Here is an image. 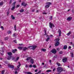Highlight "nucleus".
<instances>
[{"label":"nucleus","mask_w":74,"mask_h":74,"mask_svg":"<svg viewBox=\"0 0 74 74\" xmlns=\"http://www.w3.org/2000/svg\"><path fill=\"white\" fill-rule=\"evenodd\" d=\"M63 71V68L62 67H59L57 68V71L58 73H60Z\"/></svg>","instance_id":"f257e3e1"},{"label":"nucleus","mask_w":74,"mask_h":74,"mask_svg":"<svg viewBox=\"0 0 74 74\" xmlns=\"http://www.w3.org/2000/svg\"><path fill=\"white\" fill-rule=\"evenodd\" d=\"M47 4L48 5H46L45 6V8H49V7L50 6V5L52 4H51V2H47Z\"/></svg>","instance_id":"f03ea898"},{"label":"nucleus","mask_w":74,"mask_h":74,"mask_svg":"<svg viewBox=\"0 0 74 74\" xmlns=\"http://www.w3.org/2000/svg\"><path fill=\"white\" fill-rule=\"evenodd\" d=\"M11 58H12V60H14V61L15 60V57H14V56H11L8 57L7 58V59L8 60H10L11 59Z\"/></svg>","instance_id":"7ed1b4c3"},{"label":"nucleus","mask_w":74,"mask_h":74,"mask_svg":"<svg viewBox=\"0 0 74 74\" xmlns=\"http://www.w3.org/2000/svg\"><path fill=\"white\" fill-rule=\"evenodd\" d=\"M51 52L53 53H54V54H55L57 52L56 50L55 49H53L51 51Z\"/></svg>","instance_id":"20e7f679"},{"label":"nucleus","mask_w":74,"mask_h":74,"mask_svg":"<svg viewBox=\"0 0 74 74\" xmlns=\"http://www.w3.org/2000/svg\"><path fill=\"white\" fill-rule=\"evenodd\" d=\"M8 67H9V68H10V69H11V68L13 69V68L14 67V65H11L10 64H8Z\"/></svg>","instance_id":"39448f33"},{"label":"nucleus","mask_w":74,"mask_h":74,"mask_svg":"<svg viewBox=\"0 0 74 74\" xmlns=\"http://www.w3.org/2000/svg\"><path fill=\"white\" fill-rule=\"evenodd\" d=\"M49 24L50 28H51V29H52V27H55V25H54L52 24L51 22H50L49 23Z\"/></svg>","instance_id":"423d86ee"},{"label":"nucleus","mask_w":74,"mask_h":74,"mask_svg":"<svg viewBox=\"0 0 74 74\" xmlns=\"http://www.w3.org/2000/svg\"><path fill=\"white\" fill-rule=\"evenodd\" d=\"M67 58H65L63 59L62 61L64 62V63H65L67 62Z\"/></svg>","instance_id":"0eeeda50"},{"label":"nucleus","mask_w":74,"mask_h":74,"mask_svg":"<svg viewBox=\"0 0 74 74\" xmlns=\"http://www.w3.org/2000/svg\"><path fill=\"white\" fill-rule=\"evenodd\" d=\"M58 32L59 36H60H60H61V34H62V31H61V30H60V29H59Z\"/></svg>","instance_id":"6e6552de"},{"label":"nucleus","mask_w":74,"mask_h":74,"mask_svg":"<svg viewBox=\"0 0 74 74\" xmlns=\"http://www.w3.org/2000/svg\"><path fill=\"white\" fill-rule=\"evenodd\" d=\"M72 18L71 17H70L68 18H67L66 20L67 21H71V20Z\"/></svg>","instance_id":"1a4fd4ad"},{"label":"nucleus","mask_w":74,"mask_h":74,"mask_svg":"<svg viewBox=\"0 0 74 74\" xmlns=\"http://www.w3.org/2000/svg\"><path fill=\"white\" fill-rule=\"evenodd\" d=\"M59 45V42H57L55 44V45L56 47H57V46H58Z\"/></svg>","instance_id":"9d476101"},{"label":"nucleus","mask_w":74,"mask_h":74,"mask_svg":"<svg viewBox=\"0 0 74 74\" xmlns=\"http://www.w3.org/2000/svg\"><path fill=\"white\" fill-rule=\"evenodd\" d=\"M30 62L32 64H33L34 63V60L32 59H31L30 60Z\"/></svg>","instance_id":"9b49d317"},{"label":"nucleus","mask_w":74,"mask_h":74,"mask_svg":"<svg viewBox=\"0 0 74 74\" xmlns=\"http://www.w3.org/2000/svg\"><path fill=\"white\" fill-rule=\"evenodd\" d=\"M8 55L9 56H11L12 55V53L11 52H8Z\"/></svg>","instance_id":"f8f14e48"},{"label":"nucleus","mask_w":74,"mask_h":74,"mask_svg":"<svg viewBox=\"0 0 74 74\" xmlns=\"http://www.w3.org/2000/svg\"><path fill=\"white\" fill-rule=\"evenodd\" d=\"M17 51V49H15L14 50H12V53H15L16 51Z\"/></svg>","instance_id":"ddd939ff"},{"label":"nucleus","mask_w":74,"mask_h":74,"mask_svg":"<svg viewBox=\"0 0 74 74\" xmlns=\"http://www.w3.org/2000/svg\"><path fill=\"white\" fill-rule=\"evenodd\" d=\"M21 5L23 6H26L27 5V4H26L25 3L23 2L21 3Z\"/></svg>","instance_id":"4468645a"},{"label":"nucleus","mask_w":74,"mask_h":74,"mask_svg":"<svg viewBox=\"0 0 74 74\" xmlns=\"http://www.w3.org/2000/svg\"><path fill=\"white\" fill-rule=\"evenodd\" d=\"M32 47H33V48H32V49H33V50H34V49H35V48H36V47H37V46H32Z\"/></svg>","instance_id":"2eb2a0df"},{"label":"nucleus","mask_w":74,"mask_h":74,"mask_svg":"<svg viewBox=\"0 0 74 74\" xmlns=\"http://www.w3.org/2000/svg\"><path fill=\"white\" fill-rule=\"evenodd\" d=\"M23 51H25L26 49H28V48H27L26 47H23Z\"/></svg>","instance_id":"dca6fc26"},{"label":"nucleus","mask_w":74,"mask_h":74,"mask_svg":"<svg viewBox=\"0 0 74 74\" xmlns=\"http://www.w3.org/2000/svg\"><path fill=\"white\" fill-rule=\"evenodd\" d=\"M67 48V45H65L63 49H66Z\"/></svg>","instance_id":"f3484780"},{"label":"nucleus","mask_w":74,"mask_h":74,"mask_svg":"<svg viewBox=\"0 0 74 74\" xmlns=\"http://www.w3.org/2000/svg\"><path fill=\"white\" fill-rule=\"evenodd\" d=\"M18 63L19 64V65L18 66H17V67H18V68H19V67H20V66H21V63H20V62H18Z\"/></svg>","instance_id":"a211bd4d"},{"label":"nucleus","mask_w":74,"mask_h":74,"mask_svg":"<svg viewBox=\"0 0 74 74\" xmlns=\"http://www.w3.org/2000/svg\"><path fill=\"white\" fill-rule=\"evenodd\" d=\"M19 57H18L17 58H16V60H14V62H17V61H18V59H19Z\"/></svg>","instance_id":"6ab92c4d"},{"label":"nucleus","mask_w":74,"mask_h":74,"mask_svg":"<svg viewBox=\"0 0 74 74\" xmlns=\"http://www.w3.org/2000/svg\"><path fill=\"white\" fill-rule=\"evenodd\" d=\"M13 37H16V33L14 34L13 35Z\"/></svg>","instance_id":"aec40b11"},{"label":"nucleus","mask_w":74,"mask_h":74,"mask_svg":"<svg viewBox=\"0 0 74 74\" xmlns=\"http://www.w3.org/2000/svg\"><path fill=\"white\" fill-rule=\"evenodd\" d=\"M31 59V57H28L27 59V61H29V60H30Z\"/></svg>","instance_id":"412c9836"},{"label":"nucleus","mask_w":74,"mask_h":74,"mask_svg":"<svg viewBox=\"0 0 74 74\" xmlns=\"http://www.w3.org/2000/svg\"><path fill=\"white\" fill-rule=\"evenodd\" d=\"M8 37H6L4 38V40H5V41L6 40H8Z\"/></svg>","instance_id":"4be33fe9"},{"label":"nucleus","mask_w":74,"mask_h":74,"mask_svg":"<svg viewBox=\"0 0 74 74\" xmlns=\"http://www.w3.org/2000/svg\"><path fill=\"white\" fill-rule=\"evenodd\" d=\"M11 18L12 19H15V17H14L13 15H12L11 16Z\"/></svg>","instance_id":"5701e85b"},{"label":"nucleus","mask_w":74,"mask_h":74,"mask_svg":"<svg viewBox=\"0 0 74 74\" xmlns=\"http://www.w3.org/2000/svg\"><path fill=\"white\" fill-rule=\"evenodd\" d=\"M41 50L42 51H43V52H45L46 51V49H42Z\"/></svg>","instance_id":"b1692460"},{"label":"nucleus","mask_w":74,"mask_h":74,"mask_svg":"<svg viewBox=\"0 0 74 74\" xmlns=\"http://www.w3.org/2000/svg\"><path fill=\"white\" fill-rule=\"evenodd\" d=\"M56 64H57V65H58V66H61V65L59 63V62H57Z\"/></svg>","instance_id":"393cba45"},{"label":"nucleus","mask_w":74,"mask_h":74,"mask_svg":"<svg viewBox=\"0 0 74 74\" xmlns=\"http://www.w3.org/2000/svg\"><path fill=\"white\" fill-rule=\"evenodd\" d=\"M71 31H69V33L67 34V36H69L70 35V34H71Z\"/></svg>","instance_id":"a878e982"},{"label":"nucleus","mask_w":74,"mask_h":74,"mask_svg":"<svg viewBox=\"0 0 74 74\" xmlns=\"http://www.w3.org/2000/svg\"><path fill=\"white\" fill-rule=\"evenodd\" d=\"M14 8H15V6H14V7H13L11 9V10H13Z\"/></svg>","instance_id":"bb28decb"},{"label":"nucleus","mask_w":74,"mask_h":74,"mask_svg":"<svg viewBox=\"0 0 74 74\" xmlns=\"http://www.w3.org/2000/svg\"><path fill=\"white\" fill-rule=\"evenodd\" d=\"M51 70H48L47 71V73H48L49 72H51Z\"/></svg>","instance_id":"cd10ccee"},{"label":"nucleus","mask_w":74,"mask_h":74,"mask_svg":"<svg viewBox=\"0 0 74 74\" xmlns=\"http://www.w3.org/2000/svg\"><path fill=\"white\" fill-rule=\"evenodd\" d=\"M5 72V70H3L2 71V74H4V72Z\"/></svg>","instance_id":"c85d7f7f"},{"label":"nucleus","mask_w":74,"mask_h":74,"mask_svg":"<svg viewBox=\"0 0 74 74\" xmlns=\"http://www.w3.org/2000/svg\"><path fill=\"white\" fill-rule=\"evenodd\" d=\"M18 48L19 49H22L23 48V47H18Z\"/></svg>","instance_id":"c756f323"},{"label":"nucleus","mask_w":74,"mask_h":74,"mask_svg":"<svg viewBox=\"0 0 74 74\" xmlns=\"http://www.w3.org/2000/svg\"><path fill=\"white\" fill-rule=\"evenodd\" d=\"M14 28L15 31H16V25H14Z\"/></svg>","instance_id":"7c9ffc66"},{"label":"nucleus","mask_w":74,"mask_h":74,"mask_svg":"<svg viewBox=\"0 0 74 74\" xmlns=\"http://www.w3.org/2000/svg\"><path fill=\"white\" fill-rule=\"evenodd\" d=\"M60 54H62L63 53V51H60L59 52Z\"/></svg>","instance_id":"2f4dec72"},{"label":"nucleus","mask_w":74,"mask_h":74,"mask_svg":"<svg viewBox=\"0 0 74 74\" xmlns=\"http://www.w3.org/2000/svg\"><path fill=\"white\" fill-rule=\"evenodd\" d=\"M25 73H27V74H32V73H31L30 72H28Z\"/></svg>","instance_id":"473e14b6"},{"label":"nucleus","mask_w":74,"mask_h":74,"mask_svg":"<svg viewBox=\"0 0 74 74\" xmlns=\"http://www.w3.org/2000/svg\"><path fill=\"white\" fill-rule=\"evenodd\" d=\"M60 39H59L58 38V39H56V41L57 42H59L58 41H59Z\"/></svg>","instance_id":"72a5a7b5"},{"label":"nucleus","mask_w":74,"mask_h":74,"mask_svg":"<svg viewBox=\"0 0 74 74\" xmlns=\"http://www.w3.org/2000/svg\"><path fill=\"white\" fill-rule=\"evenodd\" d=\"M23 11L24 10H23V9H21L20 11V12H23Z\"/></svg>","instance_id":"f704fd0d"},{"label":"nucleus","mask_w":74,"mask_h":74,"mask_svg":"<svg viewBox=\"0 0 74 74\" xmlns=\"http://www.w3.org/2000/svg\"><path fill=\"white\" fill-rule=\"evenodd\" d=\"M49 19L50 20H52V16H51L49 18Z\"/></svg>","instance_id":"c9c22d12"},{"label":"nucleus","mask_w":74,"mask_h":74,"mask_svg":"<svg viewBox=\"0 0 74 74\" xmlns=\"http://www.w3.org/2000/svg\"><path fill=\"white\" fill-rule=\"evenodd\" d=\"M33 67H34V68H36V65H33L32 66Z\"/></svg>","instance_id":"e433bc0d"},{"label":"nucleus","mask_w":74,"mask_h":74,"mask_svg":"<svg viewBox=\"0 0 74 74\" xmlns=\"http://www.w3.org/2000/svg\"><path fill=\"white\" fill-rule=\"evenodd\" d=\"M11 33V31H9L8 32V34H10V33Z\"/></svg>","instance_id":"4c0bfd02"},{"label":"nucleus","mask_w":74,"mask_h":74,"mask_svg":"<svg viewBox=\"0 0 74 74\" xmlns=\"http://www.w3.org/2000/svg\"><path fill=\"white\" fill-rule=\"evenodd\" d=\"M3 2H0V5H3Z\"/></svg>","instance_id":"58836bf2"},{"label":"nucleus","mask_w":74,"mask_h":74,"mask_svg":"<svg viewBox=\"0 0 74 74\" xmlns=\"http://www.w3.org/2000/svg\"><path fill=\"white\" fill-rule=\"evenodd\" d=\"M49 38H48L46 40V41H47V42H48V41H49Z\"/></svg>","instance_id":"ea45409f"},{"label":"nucleus","mask_w":74,"mask_h":74,"mask_svg":"<svg viewBox=\"0 0 74 74\" xmlns=\"http://www.w3.org/2000/svg\"><path fill=\"white\" fill-rule=\"evenodd\" d=\"M71 57L73 58V53H71Z\"/></svg>","instance_id":"a19ab883"},{"label":"nucleus","mask_w":74,"mask_h":74,"mask_svg":"<svg viewBox=\"0 0 74 74\" xmlns=\"http://www.w3.org/2000/svg\"><path fill=\"white\" fill-rule=\"evenodd\" d=\"M44 31H45V34H46V33H47V30L45 29Z\"/></svg>","instance_id":"79ce46f5"},{"label":"nucleus","mask_w":74,"mask_h":74,"mask_svg":"<svg viewBox=\"0 0 74 74\" xmlns=\"http://www.w3.org/2000/svg\"><path fill=\"white\" fill-rule=\"evenodd\" d=\"M48 14V13H45V12H43V14H44V15H46V14Z\"/></svg>","instance_id":"37998d69"},{"label":"nucleus","mask_w":74,"mask_h":74,"mask_svg":"<svg viewBox=\"0 0 74 74\" xmlns=\"http://www.w3.org/2000/svg\"><path fill=\"white\" fill-rule=\"evenodd\" d=\"M1 28L2 30H4V27H3V26H1Z\"/></svg>","instance_id":"c03bdc74"},{"label":"nucleus","mask_w":74,"mask_h":74,"mask_svg":"<svg viewBox=\"0 0 74 74\" xmlns=\"http://www.w3.org/2000/svg\"><path fill=\"white\" fill-rule=\"evenodd\" d=\"M41 72V71L40 70L38 73V74H40V73Z\"/></svg>","instance_id":"a18cd8bd"},{"label":"nucleus","mask_w":74,"mask_h":74,"mask_svg":"<svg viewBox=\"0 0 74 74\" xmlns=\"http://www.w3.org/2000/svg\"><path fill=\"white\" fill-rule=\"evenodd\" d=\"M14 42L16 43V40H14Z\"/></svg>","instance_id":"49530a36"},{"label":"nucleus","mask_w":74,"mask_h":74,"mask_svg":"<svg viewBox=\"0 0 74 74\" xmlns=\"http://www.w3.org/2000/svg\"><path fill=\"white\" fill-rule=\"evenodd\" d=\"M16 3V1H15L13 3V5L14 6H15V4Z\"/></svg>","instance_id":"de8ad7c7"},{"label":"nucleus","mask_w":74,"mask_h":74,"mask_svg":"<svg viewBox=\"0 0 74 74\" xmlns=\"http://www.w3.org/2000/svg\"><path fill=\"white\" fill-rule=\"evenodd\" d=\"M10 13V12H7V15H9V13Z\"/></svg>","instance_id":"09e8293b"},{"label":"nucleus","mask_w":74,"mask_h":74,"mask_svg":"<svg viewBox=\"0 0 74 74\" xmlns=\"http://www.w3.org/2000/svg\"><path fill=\"white\" fill-rule=\"evenodd\" d=\"M29 67H30V68H31V67H32V65H30L29 66Z\"/></svg>","instance_id":"8fccbe9b"},{"label":"nucleus","mask_w":74,"mask_h":74,"mask_svg":"<svg viewBox=\"0 0 74 74\" xmlns=\"http://www.w3.org/2000/svg\"><path fill=\"white\" fill-rule=\"evenodd\" d=\"M20 6V5H17L16 6V7H19V6Z\"/></svg>","instance_id":"3c124183"},{"label":"nucleus","mask_w":74,"mask_h":74,"mask_svg":"<svg viewBox=\"0 0 74 74\" xmlns=\"http://www.w3.org/2000/svg\"><path fill=\"white\" fill-rule=\"evenodd\" d=\"M12 0H10V3H9L10 4H11V2H12Z\"/></svg>","instance_id":"603ef678"},{"label":"nucleus","mask_w":74,"mask_h":74,"mask_svg":"<svg viewBox=\"0 0 74 74\" xmlns=\"http://www.w3.org/2000/svg\"><path fill=\"white\" fill-rule=\"evenodd\" d=\"M31 47H32V46H30L28 47V48H29V49H30V48Z\"/></svg>","instance_id":"864d4df0"},{"label":"nucleus","mask_w":74,"mask_h":74,"mask_svg":"<svg viewBox=\"0 0 74 74\" xmlns=\"http://www.w3.org/2000/svg\"><path fill=\"white\" fill-rule=\"evenodd\" d=\"M38 71V70L37 69H36L35 70V72H37Z\"/></svg>","instance_id":"5fc2aeb1"},{"label":"nucleus","mask_w":74,"mask_h":74,"mask_svg":"<svg viewBox=\"0 0 74 74\" xmlns=\"http://www.w3.org/2000/svg\"><path fill=\"white\" fill-rule=\"evenodd\" d=\"M28 67V66L26 64L25 65V67Z\"/></svg>","instance_id":"6e6d98bb"},{"label":"nucleus","mask_w":74,"mask_h":74,"mask_svg":"<svg viewBox=\"0 0 74 74\" xmlns=\"http://www.w3.org/2000/svg\"><path fill=\"white\" fill-rule=\"evenodd\" d=\"M35 10L34 9H33V10H32V12H34V11H35Z\"/></svg>","instance_id":"4d7b16f0"},{"label":"nucleus","mask_w":74,"mask_h":74,"mask_svg":"<svg viewBox=\"0 0 74 74\" xmlns=\"http://www.w3.org/2000/svg\"><path fill=\"white\" fill-rule=\"evenodd\" d=\"M56 69L55 68H54V69H53V71H55V70H56Z\"/></svg>","instance_id":"13d9d810"},{"label":"nucleus","mask_w":74,"mask_h":74,"mask_svg":"<svg viewBox=\"0 0 74 74\" xmlns=\"http://www.w3.org/2000/svg\"><path fill=\"white\" fill-rule=\"evenodd\" d=\"M50 36L51 37H53V35H50Z\"/></svg>","instance_id":"bf43d9fd"},{"label":"nucleus","mask_w":74,"mask_h":74,"mask_svg":"<svg viewBox=\"0 0 74 74\" xmlns=\"http://www.w3.org/2000/svg\"><path fill=\"white\" fill-rule=\"evenodd\" d=\"M17 73H18V72H17V71H16L15 72V74H17Z\"/></svg>","instance_id":"052dcab7"},{"label":"nucleus","mask_w":74,"mask_h":74,"mask_svg":"<svg viewBox=\"0 0 74 74\" xmlns=\"http://www.w3.org/2000/svg\"><path fill=\"white\" fill-rule=\"evenodd\" d=\"M57 51H59V48H58L57 49Z\"/></svg>","instance_id":"680f3d73"},{"label":"nucleus","mask_w":74,"mask_h":74,"mask_svg":"<svg viewBox=\"0 0 74 74\" xmlns=\"http://www.w3.org/2000/svg\"><path fill=\"white\" fill-rule=\"evenodd\" d=\"M71 45H73V44L72 42H71Z\"/></svg>","instance_id":"e2e57ef3"},{"label":"nucleus","mask_w":74,"mask_h":74,"mask_svg":"<svg viewBox=\"0 0 74 74\" xmlns=\"http://www.w3.org/2000/svg\"><path fill=\"white\" fill-rule=\"evenodd\" d=\"M71 48V46H69V47L68 48H69V49H70V48Z\"/></svg>","instance_id":"0e129e2a"},{"label":"nucleus","mask_w":74,"mask_h":74,"mask_svg":"<svg viewBox=\"0 0 74 74\" xmlns=\"http://www.w3.org/2000/svg\"><path fill=\"white\" fill-rule=\"evenodd\" d=\"M49 62H50V63H51V60H49Z\"/></svg>","instance_id":"69168bd1"},{"label":"nucleus","mask_w":74,"mask_h":74,"mask_svg":"<svg viewBox=\"0 0 74 74\" xmlns=\"http://www.w3.org/2000/svg\"><path fill=\"white\" fill-rule=\"evenodd\" d=\"M19 45H22V44H19Z\"/></svg>","instance_id":"338daca9"},{"label":"nucleus","mask_w":74,"mask_h":74,"mask_svg":"<svg viewBox=\"0 0 74 74\" xmlns=\"http://www.w3.org/2000/svg\"><path fill=\"white\" fill-rule=\"evenodd\" d=\"M73 46V47H74V44H72V45Z\"/></svg>","instance_id":"774afa93"}]
</instances>
